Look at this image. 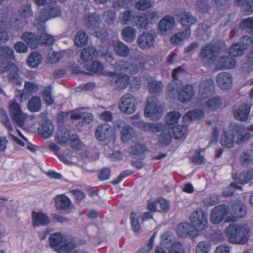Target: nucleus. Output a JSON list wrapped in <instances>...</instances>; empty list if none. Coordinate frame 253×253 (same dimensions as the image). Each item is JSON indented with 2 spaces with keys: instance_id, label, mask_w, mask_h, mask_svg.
<instances>
[{
  "instance_id": "nucleus-1",
  "label": "nucleus",
  "mask_w": 253,
  "mask_h": 253,
  "mask_svg": "<svg viewBox=\"0 0 253 253\" xmlns=\"http://www.w3.org/2000/svg\"><path fill=\"white\" fill-rule=\"evenodd\" d=\"M163 114V109L156 96L148 97L144 110V115L152 120H159Z\"/></svg>"
},
{
  "instance_id": "nucleus-2",
  "label": "nucleus",
  "mask_w": 253,
  "mask_h": 253,
  "mask_svg": "<svg viewBox=\"0 0 253 253\" xmlns=\"http://www.w3.org/2000/svg\"><path fill=\"white\" fill-rule=\"evenodd\" d=\"M225 49L224 44L221 42L210 43L201 49V57L203 59L213 62L218 56L220 51Z\"/></svg>"
},
{
  "instance_id": "nucleus-3",
  "label": "nucleus",
  "mask_w": 253,
  "mask_h": 253,
  "mask_svg": "<svg viewBox=\"0 0 253 253\" xmlns=\"http://www.w3.org/2000/svg\"><path fill=\"white\" fill-rule=\"evenodd\" d=\"M190 220L197 230L203 231L207 227V215L201 209L196 210L191 213Z\"/></svg>"
},
{
  "instance_id": "nucleus-4",
  "label": "nucleus",
  "mask_w": 253,
  "mask_h": 253,
  "mask_svg": "<svg viewBox=\"0 0 253 253\" xmlns=\"http://www.w3.org/2000/svg\"><path fill=\"white\" fill-rule=\"evenodd\" d=\"M120 110L126 114L133 113L136 109V102L133 96L130 94L124 95L120 99L119 103Z\"/></svg>"
},
{
  "instance_id": "nucleus-5",
  "label": "nucleus",
  "mask_w": 253,
  "mask_h": 253,
  "mask_svg": "<svg viewBox=\"0 0 253 253\" xmlns=\"http://www.w3.org/2000/svg\"><path fill=\"white\" fill-rule=\"evenodd\" d=\"M115 126L117 128L121 129L120 133L121 139L123 142H126L136 136L135 130L122 120L117 121L115 123Z\"/></svg>"
},
{
  "instance_id": "nucleus-6",
  "label": "nucleus",
  "mask_w": 253,
  "mask_h": 253,
  "mask_svg": "<svg viewBox=\"0 0 253 253\" xmlns=\"http://www.w3.org/2000/svg\"><path fill=\"white\" fill-rule=\"evenodd\" d=\"M116 67L120 70L129 74H135L138 72L139 68H148L145 67V62L142 61L139 64L130 63L128 61H120L116 63Z\"/></svg>"
},
{
  "instance_id": "nucleus-7",
  "label": "nucleus",
  "mask_w": 253,
  "mask_h": 253,
  "mask_svg": "<svg viewBox=\"0 0 253 253\" xmlns=\"http://www.w3.org/2000/svg\"><path fill=\"white\" fill-rule=\"evenodd\" d=\"M9 108L12 120L18 126L22 127L24 124L26 115L22 113L19 105L16 102H10Z\"/></svg>"
},
{
  "instance_id": "nucleus-8",
  "label": "nucleus",
  "mask_w": 253,
  "mask_h": 253,
  "mask_svg": "<svg viewBox=\"0 0 253 253\" xmlns=\"http://www.w3.org/2000/svg\"><path fill=\"white\" fill-rule=\"evenodd\" d=\"M229 213L233 216L228 217L226 219L228 222L235 221L234 218H243L246 214L247 208L241 202H235L232 203L229 209Z\"/></svg>"
},
{
  "instance_id": "nucleus-9",
  "label": "nucleus",
  "mask_w": 253,
  "mask_h": 253,
  "mask_svg": "<svg viewBox=\"0 0 253 253\" xmlns=\"http://www.w3.org/2000/svg\"><path fill=\"white\" fill-rule=\"evenodd\" d=\"M233 130L236 144H240L250 138L251 134L249 130L253 131V124L249 126L247 129L243 125H237L234 126Z\"/></svg>"
},
{
  "instance_id": "nucleus-10",
  "label": "nucleus",
  "mask_w": 253,
  "mask_h": 253,
  "mask_svg": "<svg viewBox=\"0 0 253 253\" xmlns=\"http://www.w3.org/2000/svg\"><path fill=\"white\" fill-rule=\"evenodd\" d=\"M110 75L111 84L116 89H123L128 85L129 78L125 73L117 74L111 72Z\"/></svg>"
},
{
  "instance_id": "nucleus-11",
  "label": "nucleus",
  "mask_w": 253,
  "mask_h": 253,
  "mask_svg": "<svg viewBox=\"0 0 253 253\" xmlns=\"http://www.w3.org/2000/svg\"><path fill=\"white\" fill-rule=\"evenodd\" d=\"M62 13L61 9L56 6H49L48 8L42 9L39 13L38 20L41 23H44L51 18L59 17Z\"/></svg>"
},
{
  "instance_id": "nucleus-12",
  "label": "nucleus",
  "mask_w": 253,
  "mask_h": 253,
  "mask_svg": "<svg viewBox=\"0 0 253 253\" xmlns=\"http://www.w3.org/2000/svg\"><path fill=\"white\" fill-rule=\"evenodd\" d=\"M228 213V208L226 206L220 205L214 207L211 211L210 221L214 224L219 223L223 220Z\"/></svg>"
},
{
  "instance_id": "nucleus-13",
  "label": "nucleus",
  "mask_w": 253,
  "mask_h": 253,
  "mask_svg": "<svg viewBox=\"0 0 253 253\" xmlns=\"http://www.w3.org/2000/svg\"><path fill=\"white\" fill-rule=\"evenodd\" d=\"M214 84L212 80L209 79L201 82L199 86V96L201 98H208L214 90Z\"/></svg>"
},
{
  "instance_id": "nucleus-14",
  "label": "nucleus",
  "mask_w": 253,
  "mask_h": 253,
  "mask_svg": "<svg viewBox=\"0 0 253 253\" xmlns=\"http://www.w3.org/2000/svg\"><path fill=\"white\" fill-rule=\"evenodd\" d=\"M9 72L7 75V79L9 83L12 84L19 86L22 83V79L20 77V69L14 64L10 65Z\"/></svg>"
},
{
  "instance_id": "nucleus-15",
  "label": "nucleus",
  "mask_w": 253,
  "mask_h": 253,
  "mask_svg": "<svg viewBox=\"0 0 253 253\" xmlns=\"http://www.w3.org/2000/svg\"><path fill=\"white\" fill-rule=\"evenodd\" d=\"M98 56V52L95 47L92 46H89L82 49L80 55L82 60L81 63L86 66L93 59Z\"/></svg>"
},
{
  "instance_id": "nucleus-16",
  "label": "nucleus",
  "mask_w": 253,
  "mask_h": 253,
  "mask_svg": "<svg viewBox=\"0 0 253 253\" xmlns=\"http://www.w3.org/2000/svg\"><path fill=\"white\" fill-rule=\"evenodd\" d=\"M133 125L143 131H151L152 133L158 132L164 127L162 124L148 123L142 121L134 122Z\"/></svg>"
},
{
  "instance_id": "nucleus-17",
  "label": "nucleus",
  "mask_w": 253,
  "mask_h": 253,
  "mask_svg": "<svg viewBox=\"0 0 253 253\" xmlns=\"http://www.w3.org/2000/svg\"><path fill=\"white\" fill-rule=\"evenodd\" d=\"M112 129L107 123L99 125L95 131L96 138L100 141H104L108 139L111 135Z\"/></svg>"
},
{
  "instance_id": "nucleus-18",
  "label": "nucleus",
  "mask_w": 253,
  "mask_h": 253,
  "mask_svg": "<svg viewBox=\"0 0 253 253\" xmlns=\"http://www.w3.org/2000/svg\"><path fill=\"white\" fill-rule=\"evenodd\" d=\"M137 42L141 49H147L153 45L155 38L152 34L145 32L138 37Z\"/></svg>"
},
{
  "instance_id": "nucleus-19",
  "label": "nucleus",
  "mask_w": 253,
  "mask_h": 253,
  "mask_svg": "<svg viewBox=\"0 0 253 253\" xmlns=\"http://www.w3.org/2000/svg\"><path fill=\"white\" fill-rule=\"evenodd\" d=\"M54 131V126L52 122L49 120H42L38 129L39 134L44 138L50 137Z\"/></svg>"
},
{
  "instance_id": "nucleus-20",
  "label": "nucleus",
  "mask_w": 253,
  "mask_h": 253,
  "mask_svg": "<svg viewBox=\"0 0 253 253\" xmlns=\"http://www.w3.org/2000/svg\"><path fill=\"white\" fill-rule=\"evenodd\" d=\"M218 86L222 90H227L231 88L232 79L231 75L228 73L222 72L216 77Z\"/></svg>"
},
{
  "instance_id": "nucleus-21",
  "label": "nucleus",
  "mask_w": 253,
  "mask_h": 253,
  "mask_svg": "<svg viewBox=\"0 0 253 253\" xmlns=\"http://www.w3.org/2000/svg\"><path fill=\"white\" fill-rule=\"evenodd\" d=\"M10 18L8 14L0 17V42L8 40V35L5 29L10 25Z\"/></svg>"
},
{
  "instance_id": "nucleus-22",
  "label": "nucleus",
  "mask_w": 253,
  "mask_h": 253,
  "mask_svg": "<svg viewBox=\"0 0 253 253\" xmlns=\"http://www.w3.org/2000/svg\"><path fill=\"white\" fill-rule=\"evenodd\" d=\"M175 20L173 17L169 15L165 16L160 21L158 26L159 33L165 34L167 31L174 27Z\"/></svg>"
},
{
  "instance_id": "nucleus-23",
  "label": "nucleus",
  "mask_w": 253,
  "mask_h": 253,
  "mask_svg": "<svg viewBox=\"0 0 253 253\" xmlns=\"http://www.w3.org/2000/svg\"><path fill=\"white\" fill-rule=\"evenodd\" d=\"M251 106L249 104H242L236 109L234 113V116L236 120L245 122L250 113Z\"/></svg>"
},
{
  "instance_id": "nucleus-24",
  "label": "nucleus",
  "mask_w": 253,
  "mask_h": 253,
  "mask_svg": "<svg viewBox=\"0 0 253 253\" xmlns=\"http://www.w3.org/2000/svg\"><path fill=\"white\" fill-rule=\"evenodd\" d=\"M55 206L58 210L67 211L71 210L73 206L70 199L64 195L57 196L55 199Z\"/></svg>"
},
{
  "instance_id": "nucleus-25",
  "label": "nucleus",
  "mask_w": 253,
  "mask_h": 253,
  "mask_svg": "<svg viewBox=\"0 0 253 253\" xmlns=\"http://www.w3.org/2000/svg\"><path fill=\"white\" fill-rule=\"evenodd\" d=\"M239 228V224H230L225 228L226 236L230 243L236 244Z\"/></svg>"
},
{
  "instance_id": "nucleus-26",
  "label": "nucleus",
  "mask_w": 253,
  "mask_h": 253,
  "mask_svg": "<svg viewBox=\"0 0 253 253\" xmlns=\"http://www.w3.org/2000/svg\"><path fill=\"white\" fill-rule=\"evenodd\" d=\"M76 244L72 241H66L59 247L55 249V251L58 253H85L83 251H75Z\"/></svg>"
},
{
  "instance_id": "nucleus-27",
  "label": "nucleus",
  "mask_w": 253,
  "mask_h": 253,
  "mask_svg": "<svg viewBox=\"0 0 253 253\" xmlns=\"http://www.w3.org/2000/svg\"><path fill=\"white\" fill-rule=\"evenodd\" d=\"M33 225L34 226H44L49 223V217L42 212H32Z\"/></svg>"
},
{
  "instance_id": "nucleus-28",
  "label": "nucleus",
  "mask_w": 253,
  "mask_h": 253,
  "mask_svg": "<svg viewBox=\"0 0 253 253\" xmlns=\"http://www.w3.org/2000/svg\"><path fill=\"white\" fill-rule=\"evenodd\" d=\"M250 235V230L247 226L239 225L236 244H245L249 239Z\"/></svg>"
},
{
  "instance_id": "nucleus-29",
  "label": "nucleus",
  "mask_w": 253,
  "mask_h": 253,
  "mask_svg": "<svg viewBox=\"0 0 253 253\" xmlns=\"http://www.w3.org/2000/svg\"><path fill=\"white\" fill-rule=\"evenodd\" d=\"M220 143L222 145L227 148H232L234 144H236V139L233 129L228 132H224V135L222 137Z\"/></svg>"
},
{
  "instance_id": "nucleus-30",
  "label": "nucleus",
  "mask_w": 253,
  "mask_h": 253,
  "mask_svg": "<svg viewBox=\"0 0 253 253\" xmlns=\"http://www.w3.org/2000/svg\"><path fill=\"white\" fill-rule=\"evenodd\" d=\"M22 39L32 48H35L39 45V37L33 33L28 32L24 33Z\"/></svg>"
},
{
  "instance_id": "nucleus-31",
  "label": "nucleus",
  "mask_w": 253,
  "mask_h": 253,
  "mask_svg": "<svg viewBox=\"0 0 253 253\" xmlns=\"http://www.w3.org/2000/svg\"><path fill=\"white\" fill-rule=\"evenodd\" d=\"M136 30L130 26H126L121 31L122 38L127 42H132L135 39Z\"/></svg>"
},
{
  "instance_id": "nucleus-32",
  "label": "nucleus",
  "mask_w": 253,
  "mask_h": 253,
  "mask_svg": "<svg viewBox=\"0 0 253 253\" xmlns=\"http://www.w3.org/2000/svg\"><path fill=\"white\" fill-rule=\"evenodd\" d=\"M193 95V87L190 84L183 86L179 92L178 100L181 102L189 101Z\"/></svg>"
},
{
  "instance_id": "nucleus-33",
  "label": "nucleus",
  "mask_w": 253,
  "mask_h": 253,
  "mask_svg": "<svg viewBox=\"0 0 253 253\" xmlns=\"http://www.w3.org/2000/svg\"><path fill=\"white\" fill-rule=\"evenodd\" d=\"M71 138L69 131L66 128H60L55 136V141L61 145L65 144Z\"/></svg>"
},
{
  "instance_id": "nucleus-34",
  "label": "nucleus",
  "mask_w": 253,
  "mask_h": 253,
  "mask_svg": "<svg viewBox=\"0 0 253 253\" xmlns=\"http://www.w3.org/2000/svg\"><path fill=\"white\" fill-rule=\"evenodd\" d=\"M164 127L159 132L162 131L159 136V142L164 144L168 145L170 143L172 136L171 133L170 127H167L163 125Z\"/></svg>"
},
{
  "instance_id": "nucleus-35",
  "label": "nucleus",
  "mask_w": 253,
  "mask_h": 253,
  "mask_svg": "<svg viewBox=\"0 0 253 253\" xmlns=\"http://www.w3.org/2000/svg\"><path fill=\"white\" fill-rule=\"evenodd\" d=\"M113 46L116 54L120 56L125 57L129 54V48L120 41L113 42Z\"/></svg>"
},
{
  "instance_id": "nucleus-36",
  "label": "nucleus",
  "mask_w": 253,
  "mask_h": 253,
  "mask_svg": "<svg viewBox=\"0 0 253 253\" xmlns=\"http://www.w3.org/2000/svg\"><path fill=\"white\" fill-rule=\"evenodd\" d=\"M99 21V17L94 13L86 14L84 17V24L85 27L88 28L95 27L98 25Z\"/></svg>"
},
{
  "instance_id": "nucleus-37",
  "label": "nucleus",
  "mask_w": 253,
  "mask_h": 253,
  "mask_svg": "<svg viewBox=\"0 0 253 253\" xmlns=\"http://www.w3.org/2000/svg\"><path fill=\"white\" fill-rule=\"evenodd\" d=\"M197 19L191 14L187 12H184L180 15V22L183 26L190 28V27L195 24Z\"/></svg>"
},
{
  "instance_id": "nucleus-38",
  "label": "nucleus",
  "mask_w": 253,
  "mask_h": 253,
  "mask_svg": "<svg viewBox=\"0 0 253 253\" xmlns=\"http://www.w3.org/2000/svg\"><path fill=\"white\" fill-rule=\"evenodd\" d=\"M17 17L16 18L17 21H23L25 19L30 17L33 15V13L30 5L26 4L22 6L17 12Z\"/></svg>"
},
{
  "instance_id": "nucleus-39",
  "label": "nucleus",
  "mask_w": 253,
  "mask_h": 253,
  "mask_svg": "<svg viewBox=\"0 0 253 253\" xmlns=\"http://www.w3.org/2000/svg\"><path fill=\"white\" fill-rule=\"evenodd\" d=\"M190 33V29L186 28L183 32H179L173 35L170 38V42L172 44H176L180 42L188 39Z\"/></svg>"
},
{
  "instance_id": "nucleus-40",
  "label": "nucleus",
  "mask_w": 253,
  "mask_h": 253,
  "mask_svg": "<svg viewBox=\"0 0 253 253\" xmlns=\"http://www.w3.org/2000/svg\"><path fill=\"white\" fill-rule=\"evenodd\" d=\"M204 112L198 109L190 110L186 113L183 117L184 122L191 121L193 120L200 119L204 117Z\"/></svg>"
},
{
  "instance_id": "nucleus-41",
  "label": "nucleus",
  "mask_w": 253,
  "mask_h": 253,
  "mask_svg": "<svg viewBox=\"0 0 253 253\" xmlns=\"http://www.w3.org/2000/svg\"><path fill=\"white\" fill-rule=\"evenodd\" d=\"M236 64V60L230 57H221L218 61L217 66L221 69H231Z\"/></svg>"
},
{
  "instance_id": "nucleus-42",
  "label": "nucleus",
  "mask_w": 253,
  "mask_h": 253,
  "mask_svg": "<svg viewBox=\"0 0 253 253\" xmlns=\"http://www.w3.org/2000/svg\"><path fill=\"white\" fill-rule=\"evenodd\" d=\"M41 100L40 97L33 96L28 101L27 108L31 112H37L41 110Z\"/></svg>"
},
{
  "instance_id": "nucleus-43",
  "label": "nucleus",
  "mask_w": 253,
  "mask_h": 253,
  "mask_svg": "<svg viewBox=\"0 0 253 253\" xmlns=\"http://www.w3.org/2000/svg\"><path fill=\"white\" fill-rule=\"evenodd\" d=\"M187 128V126L185 125L170 127L172 135L175 139L182 137L186 133Z\"/></svg>"
},
{
  "instance_id": "nucleus-44",
  "label": "nucleus",
  "mask_w": 253,
  "mask_h": 253,
  "mask_svg": "<svg viewBox=\"0 0 253 253\" xmlns=\"http://www.w3.org/2000/svg\"><path fill=\"white\" fill-rule=\"evenodd\" d=\"M253 177V170L250 169L247 171H244L242 172L239 176L238 178H235L236 182L244 184L248 183Z\"/></svg>"
},
{
  "instance_id": "nucleus-45",
  "label": "nucleus",
  "mask_w": 253,
  "mask_h": 253,
  "mask_svg": "<svg viewBox=\"0 0 253 253\" xmlns=\"http://www.w3.org/2000/svg\"><path fill=\"white\" fill-rule=\"evenodd\" d=\"M221 104V99L217 97H213L206 101L205 108L208 111H215Z\"/></svg>"
},
{
  "instance_id": "nucleus-46",
  "label": "nucleus",
  "mask_w": 253,
  "mask_h": 253,
  "mask_svg": "<svg viewBox=\"0 0 253 253\" xmlns=\"http://www.w3.org/2000/svg\"><path fill=\"white\" fill-rule=\"evenodd\" d=\"M0 58H4L6 61L14 59V51L9 46L0 47Z\"/></svg>"
},
{
  "instance_id": "nucleus-47",
  "label": "nucleus",
  "mask_w": 253,
  "mask_h": 253,
  "mask_svg": "<svg viewBox=\"0 0 253 253\" xmlns=\"http://www.w3.org/2000/svg\"><path fill=\"white\" fill-rule=\"evenodd\" d=\"M42 60V58L41 54L38 52H34L29 57L28 62L31 67L36 68L41 63Z\"/></svg>"
},
{
  "instance_id": "nucleus-48",
  "label": "nucleus",
  "mask_w": 253,
  "mask_h": 253,
  "mask_svg": "<svg viewBox=\"0 0 253 253\" xmlns=\"http://www.w3.org/2000/svg\"><path fill=\"white\" fill-rule=\"evenodd\" d=\"M163 88L161 82L152 81L148 84V89L151 93H160L162 92Z\"/></svg>"
},
{
  "instance_id": "nucleus-49",
  "label": "nucleus",
  "mask_w": 253,
  "mask_h": 253,
  "mask_svg": "<svg viewBox=\"0 0 253 253\" xmlns=\"http://www.w3.org/2000/svg\"><path fill=\"white\" fill-rule=\"evenodd\" d=\"M245 49L242 44L234 43L229 49V53L233 57H237L242 55Z\"/></svg>"
},
{
  "instance_id": "nucleus-50",
  "label": "nucleus",
  "mask_w": 253,
  "mask_h": 253,
  "mask_svg": "<svg viewBox=\"0 0 253 253\" xmlns=\"http://www.w3.org/2000/svg\"><path fill=\"white\" fill-rule=\"evenodd\" d=\"M181 115L179 112L173 111L169 112L166 117V123L168 125H173L177 123Z\"/></svg>"
},
{
  "instance_id": "nucleus-51",
  "label": "nucleus",
  "mask_w": 253,
  "mask_h": 253,
  "mask_svg": "<svg viewBox=\"0 0 253 253\" xmlns=\"http://www.w3.org/2000/svg\"><path fill=\"white\" fill-rule=\"evenodd\" d=\"M63 241V236L60 233H56L50 235L49 238V244L51 247H56L59 245Z\"/></svg>"
},
{
  "instance_id": "nucleus-52",
  "label": "nucleus",
  "mask_w": 253,
  "mask_h": 253,
  "mask_svg": "<svg viewBox=\"0 0 253 253\" xmlns=\"http://www.w3.org/2000/svg\"><path fill=\"white\" fill-rule=\"evenodd\" d=\"M87 40V37L85 33L83 31H79L75 38V43L77 46L81 47L86 43Z\"/></svg>"
},
{
  "instance_id": "nucleus-53",
  "label": "nucleus",
  "mask_w": 253,
  "mask_h": 253,
  "mask_svg": "<svg viewBox=\"0 0 253 253\" xmlns=\"http://www.w3.org/2000/svg\"><path fill=\"white\" fill-rule=\"evenodd\" d=\"M84 67L87 70L95 73H100L103 69V65L97 60L92 62L89 66L87 64L86 66H84Z\"/></svg>"
},
{
  "instance_id": "nucleus-54",
  "label": "nucleus",
  "mask_w": 253,
  "mask_h": 253,
  "mask_svg": "<svg viewBox=\"0 0 253 253\" xmlns=\"http://www.w3.org/2000/svg\"><path fill=\"white\" fill-rule=\"evenodd\" d=\"M196 9L202 13L208 12L210 6L207 0H197L195 3Z\"/></svg>"
},
{
  "instance_id": "nucleus-55",
  "label": "nucleus",
  "mask_w": 253,
  "mask_h": 253,
  "mask_svg": "<svg viewBox=\"0 0 253 253\" xmlns=\"http://www.w3.org/2000/svg\"><path fill=\"white\" fill-rule=\"evenodd\" d=\"M135 23L138 27L143 29H146L149 24L145 14L137 16L135 20Z\"/></svg>"
},
{
  "instance_id": "nucleus-56",
  "label": "nucleus",
  "mask_w": 253,
  "mask_h": 253,
  "mask_svg": "<svg viewBox=\"0 0 253 253\" xmlns=\"http://www.w3.org/2000/svg\"><path fill=\"white\" fill-rule=\"evenodd\" d=\"M131 228L133 231L136 234L139 233L141 231V228L136 214L133 212H131L130 216Z\"/></svg>"
},
{
  "instance_id": "nucleus-57",
  "label": "nucleus",
  "mask_w": 253,
  "mask_h": 253,
  "mask_svg": "<svg viewBox=\"0 0 253 253\" xmlns=\"http://www.w3.org/2000/svg\"><path fill=\"white\" fill-rule=\"evenodd\" d=\"M211 249V245L208 241L199 242L196 249V253H209Z\"/></svg>"
},
{
  "instance_id": "nucleus-58",
  "label": "nucleus",
  "mask_w": 253,
  "mask_h": 253,
  "mask_svg": "<svg viewBox=\"0 0 253 253\" xmlns=\"http://www.w3.org/2000/svg\"><path fill=\"white\" fill-rule=\"evenodd\" d=\"M132 0H115L113 7L117 10L122 8H127L132 4Z\"/></svg>"
},
{
  "instance_id": "nucleus-59",
  "label": "nucleus",
  "mask_w": 253,
  "mask_h": 253,
  "mask_svg": "<svg viewBox=\"0 0 253 253\" xmlns=\"http://www.w3.org/2000/svg\"><path fill=\"white\" fill-rule=\"evenodd\" d=\"M0 119L1 122L9 131H13V128L9 120L6 112L3 109L0 110Z\"/></svg>"
},
{
  "instance_id": "nucleus-60",
  "label": "nucleus",
  "mask_w": 253,
  "mask_h": 253,
  "mask_svg": "<svg viewBox=\"0 0 253 253\" xmlns=\"http://www.w3.org/2000/svg\"><path fill=\"white\" fill-rule=\"evenodd\" d=\"M146 151V147L140 143H137L130 148V153L132 155H140Z\"/></svg>"
},
{
  "instance_id": "nucleus-61",
  "label": "nucleus",
  "mask_w": 253,
  "mask_h": 253,
  "mask_svg": "<svg viewBox=\"0 0 253 253\" xmlns=\"http://www.w3.org/2000/svg\"><path fill=\"white\" fill-rule=\"evenodd\" d=\"M116 18L115 12L112 10H106L103 12V18L108 24L114 23Z\"/></svg>"
},
{
  "instance_id": "nucleus-62",
  "label": "nucleus",
  "mask_w": 253,
  "mask_h": 253,
  "mask_svg": "<svg viewBox=\"0 0 253 253\" xmlns=\"http://www.w3.org/2000/svg\"><path fill=\"white\" fill-rule=\"evenodd\" d=\"M119 18L121 22L126 24L127 22L134 18V17L130 10H126L120 13Z\"/></svg>"
},
{
  "instance_id": "nucleus-63",
  "label": "nucleus",
  "mask_w": 253,
  "mask_h": 253,
  "mask_svg": "<svg viewBox=\"0 0 253 253\" xmlns=\"http://www.w3.org/2000/svg\"><path fill=\"white\" fill-rule=\"evenodd\" d=\"M152 4L150 0H139L135 3V7L139 10H144L150 8Z\"/></svg>"
},
{
  "instance_id": "nucleus-64",
  "label": "nucleus",
  "mask_w": 253,
  "mask_h": 253,
  "mask_svg": "<svg viewBox=\"0 0 253 253\" xmlns=\"http://www.w3.org/2000/svg\"><path fill=\"white\" fill-rule=\"evenodd\" d=\"M54 41L53 36L45 33H42L39 37V42L44 44L51 45L53 43Z\"/></svg>"
}]
</instances>
